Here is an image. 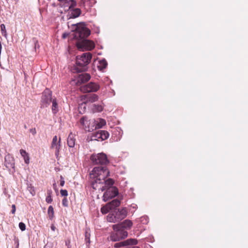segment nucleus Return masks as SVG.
Listing matches in <instances>:
<instances>
[{"mask_svg": "<svg viewBox=\"0 0 248 248\" xmlns=\"http://www.w3.org/2000/svg\"><path fill=\"white\" fill-rule=\"evenodd\" d=\"M109 174L107 168L102 166L94 168L90 174L93 188L102 192L106 190L103 196L104 202L114 198L119 193L118 189L113 186L114 181L112 179L105 180Z\"/></svg>", "mask_w": 248, "mask_h": 248, "instance_id": "f257e3e1", "label": "nucleus"}, {"mask_svg": "<svg viewBox=\"0 0 248 248\" xmlns=\"http://www.w3.org/2000/svg\"><path fill=\"white\" fill-rule=\"evenodd\" d=\"M91 33L85 23H79L76 24L74 37L78 40L77 46L78 49L82 51L92 50L94 47V43L90 40L85 39Z\"/></svg>", "mask_w": 248, "mask_h": 248, "instance_id": "f03ea898", "label": "nucleus"}, {"mask_svg": "<svg viewBox=\"0 0 248 248\" xmlns=\"http://www.w3.org/2000/svg\"><path fill=\"white\" fill-rule=\"evenodd\" d=\"M92 55L90 52L83 53L77 56L75 68L78 72L85 71L90 63Z\"/></svg>", "mask_w": 248, "mask_h": 248, "instance_id": "7ed1b4c3", "label": "nucleus"}, {"mask_svg": "<svg viewBox=\"0 0 248 248\" xmlns=\"http://www.w3.org/2000/svg\"><path fill=\"white\" fill-rule=\"evenodd\" d=\"M114 231L111 233L110 239L113 241H119L120 239L125 238L127 235V232L124 229L120 228V226L117 225L113 226Z\"/></svg>", "mask_w": 248, "mask_h": 248, "instance_id": "20e7f679", "label": "nucleus"}, {"mask_svg": "<svg viewBox=\"0 0 248 248\" xmlns=\"http://www.w3.org/2000/svg\"><path fill=\"white\" fill-rule=\"evenodd\" d=\"M80 123L83 128L87 131L91 132L97 129L96 126V121L94 119L87 120L85 117H82L80 120Z\"/></svg>", "mask_w": 248, "mask_h": 248, "instance_id": "39448f33", "label": "nucleus"}, {"mask_svg": "<svg viewBox=\"0 0 248 248\" xmlns=\"http://www.w3.org/2000/svg\"><path fill=\"white\" fill-rule=\"evenodd\" d=\"M54 97L52 96V92L48 89H46L42 94L41 98V107H47L52 101Z\"/></svg>", "mask_w": 248, "mask_h": 248, "instance_id": "423d86ee", "label": "nucleus"}, {"mask_svg": "<svg viewBox=\"0 0 248 248\" xmlns=\"http://www.w3.org/2000/svg\"><path fill=\"white\" fill-rule=\"evenodd\" d=\"M91 159L96 164H106L108 162L106 155L103 153L92 155Z\"/></svg>", "mask_w": 248, "mask_h": 248, "instance_id": "0eeeda50", "label": "nucleus"}, {"mask_svg": "<svg viewBox=\"0 0 248 248\" xmlns=\"http://www.w3.org/2000/svg\"><path fill=\"white\" fill-rule=\"evenodd\" d=\"M100 86L97 83L91 82L81 87V91L84 92H95L97 91Z\"/></svg>", "mask_w": 248, "mask_h": 248, "instance_id": "6e6552de", "label": "nucleus"}, {"mask_svg": "<svg viewBox=\"0 0 248 248\" xmlns=\"http://www.w3.org/2000/svg\"><path fill=\"white\" fill-rule=\"evenodd\" d=\"M138 241L135 239H129L124 241L116 243L114 244L115 248H128L129 245H136Z\"/></svg>", "mask_w": 248, "mask_h": 248, "instance_id": "1a4fd4ad", "label": "nucleus"}, {"mask_svg": "<svg viewBox=\"0 0 248 248\" xmlns=\"http://www.w3.org/2000/svg\"><path fill=\"white\" fill-rule=\"evenodd\" d=\"M73 7H71L70 9L68 8V13L67 15V18L68 19L74 18L78 17L80 13V10L78 8H72Z\"/></svg>", "mask_w": 248, "mask_h": 248, "instance_id": "9d476101", "label": "nucleus"}, {"mask_svg": "<svg viewBox=\"0 0 248 248\" xmlns=\"http://www.w3.org/2000/svg\"><path fill=\"white\" fill-rule=\"evenodd\" d=\"M91 78L90 74L88 73H84L80 74L77 78V83L81 84L82 83L88 81Z\"/></svg>", "mask_w": 248, "mask_h": 248, "instance_id": "9b49d317", "label": "nucleus"}, {"mask_svg": "<svg viewBox=\"0 0 248 248\" xmlns=\"http://www.w3.org/2000/svg\"><path fill=\"white\" fill-rule=\"evenodd\" d=\"M115 213L118 220L121 221L127 216V211L126 208L124 207L118 209Z\"/></svg>", "mask_w": 248, "mask_h": 248, "instance_id": "f8f14e48", "label": "nucleus"}, {"mask_svg": "<svg viewBox=\"0 0 248 248\" xmlns=\"http://www.w3.org/2000/svg\"><path fill=\"white\" fill-rule=\"evenodd\" d=\"M60 2V5L62 7H68L70 8L76 5V2L73 0H58Z\"/></svg>", "mask_w": 248, "mask_h": 248, "instance_id": "ddd939ff", "label": "nucleus"}, {"mask_svg": "<svg viewBox=\"0 0 248 248\" xmlns=\"http://www.w3.org/2000/svg\"><path fill=\"white\" fill-rule=\"evenodd\" d=\"M133 225L132 221L129 219H126L124 220L120 224H117L120 226V228L125 230L130 229Z\"/></svg>", "mask_w": 248, "mask_h": 248, "instance_id": "4468645a", "label": "nucleus"}, {"mask_svg": "<svg viewBox=\"0 0 248 248\" xmlns=\"http://www.w3.org/2000/svg\"><path fill=\"white\" fill-rule=\"evenodd\" d=\"M5 165L7 168H13L14 167L13 159L9 155L5 157Z\"/></svg>", "mask_w": 248, "mask_h": 248, "instance_id": "2eb2a0df", "label": "nucleus"}, {"mask_svg": "<svg viewBox=\"0 0 248 248\" xmlns=\"http://www.w3.org/2000/svg\"><path fill=\"white\" fill-rule=\"evenodd\" d=\"M51 103H52V112L54 114H55L59 111V106L56 98L54 97V98L52 99V101Z\"/></svg>", "mask_w": 248, "mask_h": 248, "instance_id": "dca6fc26", "label": "nucleus"}, {"mask_svg": "<svg viewBox=\"0 0 248 248\" xmlns=\"http://www.w3.org/2000/svg\"><path fill=\"white\" fill-rule=\"evenodd\" d=\"M75 140H76L74 135L71 133L67 140L68 146L70 148L74 147L75 145Z\"/></svg>", "mask_w": 248, "mask_h": 248, "instance_id": "f3484780", "label": "nucleus"}, {"mask_svg": "<svg viewBox=\"0 0 248 248\" xmlns=\"http://www.w3.org/2000/svg\"><path fill=\"white\" fill-rule=\"evenodd\" d=\"M60 146V142L51 143V148L55 150V155L57 157L59 156Z\"/></svg>", "mask_w": 248, "mask_h": 248, "instance_id": "a211bd4d", "label": "nucleus"}, {"mask_svg": "<svg viewBox=\"0 0 248 248\" xmlns=\"http://www.w3.org/2000/svg\"><path fill=\"white\" fill-rule=\"evenodd\" d=\"M107 219L108 221L109 222H113L115 223L117 222H119L120 221L118 220V219L117 217V216L116 213H110L109 214L108 216Z\"/></svg>", "mask_w": 248, "mask_h": 248, "instance_id": "6ab92c4d", "label": "nucleus"}, {"mask_svg": "<svg viewBox=\"0 0 248 248\" xmlns=\"http://www.w3.org/2000/svg\"><path fill=\"white\" fill-rule=\"evenodd\" d=\"M108 65L107 62L105 59H103L98 61L97 64V68L100 70L102 71L104 69H105Z\"/></svg>", "mask_w": 248, "mask_h": 248, "instance_id": "aec40b11", "label": "nucleus"}, {"mask_svg": "<svg viewBox=\"0 0 248 248\" xmlns=\"http://www.w3.org/2000/svg\"><path fill=\"white\" fill-rule=\"evenodd\" d=\"M85 97L86 98V103L88 102H94L96 101L98 99V96L95 94H92V95H87L85 96Z\"/></svg>", "mask_w": 248, "mask_h": 248, "instance_id": "412c9836", "label": "nucleus"}, {"mask_svg": "<svg viewBox=\"0 0 248 248\" xmlns=\"http://www.w3.org/2000/svg\"><path fill=\"white\" fill-rule=\"evenodd\" d=\"M20 153L22 157L23 158L25 163L27 164H28L30 162V157L29 154L26 152L25 150L23 149H21L20 150Z\"/></svg>", "mask_w": 248, "mask_h": 248, "instance_id": "4be33fe9", "label": "nucleus"}, {"mask_svg": "<svg viewBox=\"0 0 248 248\" xmlns=\"http://www.w3.org/2000/svg\"><path fill=\"white\" fill-rule=\"evenodd\" d=\"M121 202L119 200H113L111 202L108 203L109 205L110 209L112 210L115 208L118 207L120 205Z\"/></svg>", "mask_w": 248, "mask_h": 248, "instance_id": "5701e85b", "label": "nucleus"}, {"mask_svg": "<svg viewBox=\"0 0 248 248\" xmlns=\"http://www.w3.org/2000/svg\"><path fill=\"white\" fill-rule=\"evenodd\" d=\"M95 121L96 125V126L98 129L101 128L103 126L105 125L106 124V122L105 120L102 118H99Z\"/></svg>", "mask_w": 248, "mask_h": 248, "instance_id": "b1692460", "label": "nucleus"}, {"mask_svg": "<svg viewBox=\"0 0 248 248\" xmlns=\"http://www.w3.org/2000/svg\"><path fill=\"white\" fill-rule=\"evenodd\" d=\"M101 134V141L107 139L109 137V133L105 130H100Z\"/></svg>", "mask_w": 248, "mask_h": 248, "instance_id": "393cba45", "label": "nucleus"}, {"mask_svg": "<svg viewBox=\"0 0 248 248\" xmlns=\"http://www.w3.org/2000/svg\"><path fill=\"white\" fill-rule=\"evenodd\" d=\"M101 134L100 130L93 134L92 136V140L101 141Z\"/></svg>", "mask_w": 248, "mask_h": 248, "instance_id": "a878e982", "label": "nucleus"}, {"mask_svg": "<svg viewBox=\"0 0 248 248\" xmlns=\"http://www.w3.org/2000/svg\"><path fill=\"white\" fill-rule=\"evenodd\" d=\"M103 107L101 105H93L92 110L93 112H100L103 110Z\"/></svg>", "mask_w": 248, "mask_h": 248, "instance_id": "bb28decb", "label": "nucleus"}, {"mask_svg": "<svg viewBox=\"0 0 248 248\" xmlns=\"http://www.w3.org/2000/svg\"><path fill=\"white\" fill-rule=\"evenodd\" d=\"M149 218L147 216H143L140 218L137 219L136 222H140L142 224H147L148 222Z\"/></svg>", "mask_w": 248, "mask_h": 248, "instance_id": "cd10ccee", "label": "nucleus"}, {"mask_svg": "<svg viewBox=\"0 0 248 248\" xmlns=\"http://www.w3.org/2000/svg\"><path fill=\"white\" fill-rule=\"evenodd\" d=\"M110 207L109 205L106 204L105 206H103L101 209V212L103 214H106L108 213L110 210H111Z\"/></svg>", "mask_w": 248, "mask_h": 248, "instance_id": "c85d7f7f", "label": "nucleus"}, {"mask_svg": "<svg viewBox=\"0 0 248 248\" xmlns=\"http://www.w3.org/2000/svg\"><path fill=\"white\" fill-rule=\"evenodd\" d=\"M47 213L50 219H52L54 217V209L52 206H49L48 208Z\"/></svg>", "mask_w": 248, "mask_h": 248, "instance_id": "c756f323", "label": "nucleus"}, {"mask_svg": "<svg viewBox=\"0 0 248 248\" xmlns=\"http://www.w3.org/2000/svg\"><path fill=\"white\" fill-rule=\"evenodd\" d=\"M0 30H1V32L2 35L3 36H4V37H7V33H6L5 26L4 24H1L0 25Z\"/></svg>", "mask_w": 248, "mask_h": 248, "instance_id": "7c9ffc66", "label": "nucleus"}, {"mask_svg": "<svg viewBox=\"0 0 248 248\" xmlns=\"http://www.w3.org/2000/svg\"><path fill=\"white\" fill-rule=\"evenodd\" d=\"M19 228L22 231H24L26 229V225L23 222H20L19 223Z\"/></svg>", "mask_w": 248, "mask_h": 248, "instance_id": "2f4dec72", "label": "nucleus"}, {"mask_svg": "<svg viewBox=\"0 0 248 248\" xmlns=\"http://www.w3.org/2000/svg\"><path fill=\"white\" fill-rule=\"evenodd\" d=\"M60 193L62 196L66 197L68 195V192L65 189H61L60 190Z\"/></svg>", "mask_w": 248, "mask_h": 248, "instance_id": "473e14b6", "label": "nucleus"}, {"mask_svg": "<svg viewBox=\"0 0 248 248\" xmlns=\"http://www.w3.org/2000/svg\"><path fill=\"white\" fill-rule=\"evenodd\" d=\"M46 201L47 203H51L52 201L50 193H48V195L46 197Z\"/></svg>", "mask_w": 248, "mask_h": 248, "instance_id": "72a5a7b5", "label": "nucleus"}, {"mask_svg": "<svg viewBox=\"0 0 248 248\" xmlns=\"http://www.w3.org/2000/svg\"><path fill=\"white\" fill-rule=\"evenodd\" d=\"M62 204L64 207L68 206V200L66 198H64L62 201Z\"/></svg>", "mask_w": 248, "mask_h": 248, "instance_id": "f704fd0d", "label": "nucleus"}, {"mask_svg": "<svg viewBox=\"0 0 248 248\" xmlns=\"http://www.w3.org/2000/svg\"><path fill=\"white\" fill-rule=\"evenodd\" d=\"M137 205L136 204H132L130 206V210H131V211L132 212H135V211L137 209Z\"/></svg>", "mask_w": 248, "mask_h": 248, "instance_id": "c9c22d12", "label": "nucleus"}, {"mask_svg": "<svg viewBox=\"0 0 248 248\" xmlns=\"http://www.w3.org/2000/svg\"><path fill=\"white\" fill-rule=\"evenodd\" d=\"M65 181L62 176H60V186H63L64 185Z\"/></svg>", "mask_w": 248, "mask_h": 248, "instance_id": "e433bc0d", "label": "nucleus"}, {"mask_svg": "<svg viewBox=\"0 0 248 248\" xmlns=\"http://www.w3.org/2000/svg\"><path fill=\"white\" fill-rule=\"evenodd\" d=\"M61 139L60 138L59 140H58L57 137L56 136H54L52 139V142H60Z\"/></svg>", "mask_w": 248, "mask_h": 248, "instance_id": "4c0bfd02", "label": "nucleus"}, {"mask_svg": "<svg viewBox=\"0 0 248 248\" xmlns=\"http://www.w3.org/2000/svg\"><path fill=\"white\" fill-rule=\"evenodd\" d=\"M33 42L34 43V46H35V48H36L37 47H39V44L38 42V41L36 40L35 39H33Z\"/></svg>", "mask_w": 248, "mask_h": 248, "instance_id": "58836bf2", "label": "nucleus"}, {"mask_svg": "<svg viewBox=\"0 0 248 248\" xmlns=\"http://www.w3.org/2000/svg\"><path fill=\"white\" fill-rule=\"evenodd\" d=\"M12 210L11 211V212L13 214H14L15 213L16 210V205L15 204H13L12 205Z\"/></svg>", "mask_w": 248, "mask_h": 248, "instance_id": "ea45409f", "label": "nucleus"}, {"mask_svg": "<svg viewBox=\"0 0 248 248\" xmlns=\"http://www.w3.org/2000/svg\"><path fill=\"white\" fill-rule=\"evenodd\" d=\"M30 131L31 133H32L33 135L36 134V131L35 128H31L30 130Z\"/></svg>", "mask_w": 248, "mask_h": 248, "instance_id": "a19ab883", "label": "nucleus"}, {"mask_svg": "<svg viewBox=\"0 0 248 248\" xmlns=\"http://www.w3.org/2000/svg\"><path fill=\"white\" fill-rule=\"evenodd\" d=\"M89 235L90 234L88 233L87 232H86L85 233V240L88 241L89 243L90 242L89 240Z\"/></svg>", "mask_w": 248, "mask_h": 248, "instance_id": "79ce46f5", "label": "nucleus"}, {"mask_svg": "<svg viewBox=\"0 0 248 248\" xmlns=\"http://www.w3.org/2000/svg\"><path fill=\"white\" fill-rule=\"evenodd\" d=\"M51 229L52 230V231H55L56 230V228L54 226V225L52 224L51 226Z\"/></svg>", "mask_w": 248, "mask_h": 248, "instance_id": "37998d69", "label": "nucleus"}, {"mask_svg": "<svg viewBox=\"0 0 248 248\" xmlns=\"http://www.w3.org/2000/svg\"><path fill=\"white\" fill-rule=\"evenodd\" d=\"M68 35V34L67 33H64L62 34V37L64 39L66 38Z\"/></svg>", "mask_w": 248, "mask_h": 248, "instance_id": "c03bdc74", "label": "nucleus"}, {"mask_svg": "<svg viewBox=\"0 0 248 248\" xmlns=\"http://www.w3.org/2000/svg\"><path fill=\"white\" fill-rule=\"evenodd\" d=\"M15 243L16 244V248H18V247H19V242H18V239H16V240H15Z\"/></svg>", "mask_w": 248, "mask_h": 248, "instance_id": "a18cd8bd", "label": "nucleus"}, {"mask_svg": "<svg viewBox=\"0 0 248 248\" xmlns=\"http://www.w3.org/2000/svg\"><path fill=\"white\" fill-rule=\"evenodd\" d=\"M128 248H139L138 247L132 246V247H129Z\"/></svg>", "mask_w": 248, "mask_h": 248, "instance_id": "49530a36", "label": "nucleus"}, {"mask_svg": "<svg viewBox=\"0 0 248 248\" xmlns=\"http://www.w3.org/2000/svg\"><path fill=\"white\" fill-rule=\"evenodd\" d=\"M53 187H54V188H55V187H56V185H55V184H54V185H53Z\"/></svg>", "mask_w": 248, "mask_h": 248, "instance_id": "de8ad7c7", "label": "nucleus"}]
</instances>
